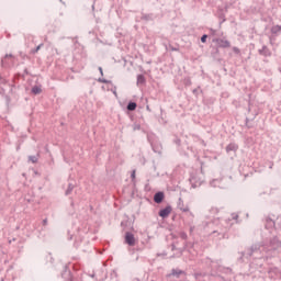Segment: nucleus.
<instances>
[{
    "label": "nucleus",
    "instance_id": "1",
    "mask_svg": "<svg viewBox=\"0 0 281 281\" xmlns=\"http://www.w3.org/2000/svg\"><path fill=\"white\" fill-rule=\"evenodd\" d=\"M213 43H216L217 47H221L222 49H227L228 47H232V43L223 38H213Z\"/></svg>",
    "mask_w": 281,
    "mask_h": 281
},
{
    "label": "nucleus",
    "instance_id": "2",
    "mask_svg": "<svg viewBox=\"0 0 281 281\" xmlns=\"http://www.w3.org/2000/svg\"><path fill=\"white\" fill-rule=\"evenodd\" d=\"M124 243L128 245V247H135V235L131 232H126Z\"/></svg>",
    "mask_w": 281,
    "mask_h": 281
},
{
    "label": "nucleus",
    "instance_id": "3",
    "mask_svg": "<svg viewBox=\"0 0 281 281\" xmlns=\"http://www.w3.org/2000/svg\"><path fill=\"white\" fill-rule=\"evenodd\" d=\"M189 181L192 188H199V186L203 183V181L201 180V178H199V176H196V173H192L191 177L189 178Z\"/></svg>",
    "mask_w": 281,
    "mask_h": 281
},
{
    "label": "nucleus",
    "instance_id": "4",
    "mask_svg": "<svg viewBox=\"0 0 281 281\" xmlns=\"http://www.w3.org/2000/svg\"><path fill=\"white\" fill-rule=\"evenodd\" d=\"M171 213H172V206L167 205L165 209H161L158 212V216H160V218H168V216H170Z\"/></svg>",
    "mask_w": 281,
    "mask_h": 281
},
{
    "label": "nucleus",
    "instance_id": "5",
    "mask_svg": "<svg viewBox=\"0 0 281 281\" xmlns=\"http://www.w3.org/2000/svg\"><path fill=\"white\" fill-rule=\"evenodd\" d=\"M164 199H166V194L162 191H158L154 194V203L158 205L164 203Z\"/></svg>",
    "mask_w": 281,
    "mask_h": 281
},
{
    "label": "nucleus",
    "instance_id": "6",
    "mask_svg": "<svg viewBox=\"0 0 281 281\" xmlns=\"http://www.w3.org/2000/svg\"><path fill=\"white\" fill-rule=\"evenodd\" d=\"M258 54L260 56H265V58H269L272 55L271 50L269 49V47H267V45H263L260 49H258Z\"/></svg>",
    "mask_w": 281,
    "mask_h": 281
},
{
    "label": "nucleus",
    "instance_id": "7",
    "mask_svg": "<svg viewBox=\"0 0 281 281\" xmlns=\"http://www.w3.org/2000/svg\"><path fill=\"white\" fill-rule=\"evenodd\" d=\"M178 207L181 210V212H188L189 216L194 218V213L190 212V207H183V200L181 198L179 199Z\"/></svg>",
    "mask_w": 281,
    "mask_h": 281
},
{
    "label": "nucleus",
    "instance_id": "8",
    "mask_svg": "<svg viewBox=\"0 0 281 281\" xmlns=\"http://www.w3.org/2000/svg\"><path fill=\"white\" fill-rule=\"evenodd\" d=\"M61 278H64L65 281H76L74 279V276L71 274V271L67 270V266H65V270L61 273Z\"/></svg>",
    "mask_w": 281,
    "mask_h": 281
},
{
    "label": "nucleus",
    "instance_id": "9",
    "mask_svg": "<svg viewBox=\"0 0 281 281\" xmlns=\"http://www.w3.org/2000/svg\"><path fill=\"white\" fill-rule=\"evenodd\" d=\"M270 32H271V36H280V33H281V25L280 24H277V25H273L271 29H270Z\"/></svg>",
    "mask_w": 281,
    "mask_h": 281
},
{
    "label": "nucleus",
    "instance_id": "10",
    "mask_svg": "<svg viewBox=\"0 0 281 281\" xmlns=\"http://www.w3.org/2000/svg\"><path fill=\"white\" fill-rule=\"evenodd\" d=\"M212 234H216V236H218V239H223V238H229V235L227 234V229L225 231H213Z\"/></svg>",
    "mask_w": 281,
    "mask_h": 281
},
{
    "label": "nucleus",
    "instance_id": "11",
    "mask_svg": "<svg viewBox=\"0 0 281 281\" xmlns=\"http://www.w3.org/2000/svg\"><path fill=\"white\" fill-rule=\"evenodd\" d=\"M217 18L220 19V25H223L227 19L225 18V11L223 9H218Z\"/></svg>",
    "mask_w": 281,
    "mask_h": 281
},
{
    "label": "nucleus",
    "instance_id": "12",
    "mask_svg": "<svg viewBox=\"0 0 281 281\" xmlns=\"http://www.w3.org/2000/svg\"><path fill=\"white\" fill-rule=\"evenodd\" d=\"M238 150V144L231 143L226 146V153H236Z\"/></svg>",
    "mask_w": 281,
    "mask_h": 281
},
{
    "label": "nucleus",
    "instance_id": "13",
    "mask_svg": "<svg viewBox=\"0 0 281 281\" xmlns=\"http://www.w3.org/2000/svg\"><path fill=\"white\" fill-rule=\"evenodd\" d=\"M266 227L267 229L276 227V221H273V218H271L270 216L266 217Z\"/></svg>",
    "mask_w": 281,
    "mask_h": 281
},
{
    "label": "nucleus",
    "instance_id": "14",
    "mask_svg": "<svg viewBox=\"0 0 281 281\" xmlns=\"http://www.w3.org/2000/svg\"><path fill=\"white\" fill-rule=\"evenodd\" d=\"M31 93H33V95H41V93H43V88H41V86H33Z\"/></svg>",
    "mask_w": 281,
    "mask_h": 281
},
{
    "label": "nucleus",
    "instance_id": "15",
    "mask_svg": "<svg viewBox=\"0 0 281 281\" xmlns=\"http://www.w3.org/2000/svg\"><path fill=\"white\" fill-rule=\"evenodd\" d=\"M153 151L161 155V144L160 143H151Z\"/></svg>",
    "mask_w": 281,
    "mask_h": 281
},
{
    "label": "nucleus",
    "instance_id": "16",
    "mask_svg": "<svg viewBox=\"0 0 281 281\" xmlns=\"http://www.w3.org/2000/svg\"><path fill=\"white\" fill-rule=\"evenodd\" d=\"M183 274H186V271H183V270H180V269L171 270V276H173L175 278H180Z\"/></svg>",
    "mask_w": 281,
    "mask_h": 281
},
{
    "label": "nucleus",
    "instance_id": "17",
    "mask_svg": "<svg viewBox=\"0 0 281 281\" xmlns=\"http://www.w3.org/2000/svg\"><path fill=\"white\" fill-rule=\"evenodd\" d=\"M140 20L142 21H154V14L153 13H142Z\"/></svg>",
    "mask_w": 281,
    "mask_h": 281
},
{
    "label": "nucleus",
    "instance_id": "18",
    "mask_svg": "<svg viewBox=\"0 0 281 281\" xmlns=\"http://www.w3.org/2000/svg\"><path fill=\"white\" fill-rule=\"evenodd\" d=\"M127 111H135L137 109V103L135 101H130L126 106Z\"/></svg>",
    "mask_w": 281,
    "mask_h": 281
},
{
    "label": "nucleus",
    "instance_id": "19",
    "mask_svg": "<svg viewBox=\"0 0 281 281\" xmlns=\"http://www.w3.org/2000/svg\"><path fill=\"white\" fill-rule=\"evenodd\" d=\"M74 188H76V184H74V183H68V188H67V190L65 191V195H66V196H69V194H71V192H74Z\"/></svg>",
    "mask_w": 281,
    "mask_h": 281
},
{
    "label": "nucleus",
    "instance_id": "20",
    "mask_svg": "<svg viewBox=\"0 0 281 281\" xmlns=\"http://www.w3.org/2000/svg\"><path fill=\"white\" fill-rule=\"evenodd\" d=\"M243 258H251L254 256V248H249L246 252L241 254Z\"/></svg>",
    "mask_w": 281,
    "mask_h": 281
},
{
    "label": "nucleus",
    "instance_id": "21",
    "mask_svg": "<svg viewBox=\"0 0 281 281\" xmlns=\"http://www.w3.org/2000/svg\"><path fill=\"white\" fill-rule=\"evenodd\" d=\"M137 85H146V77L144 75L137 76Z\"/></svg>",
    "mask_w": 281,
    "mask_h": 281
},
{
    "label": "nucleus",
    "instance_id": "22",
    "mask_svg": "<svg viewBox=\"0 0 281 281\" xmlns=\"http://www.w3.org/2000/svg\"><path fill=\"white\" fill-rule=\"evenodd\" d=\"M29 161H31V164H38V157H36V156H29Z\"/></svg>",
    "mask_w": 281,
    "mask_h": 281
},
{
    "label": "nucleus",
    "instance_id": "23",
    "mask_svg": "<svg viewBox=\"0 0 281 281\" xmlns=\"http://www.w3.org/2000/svg\"><path fill=\"white\" fill-rule=\"evenodd\" d=\"M41 47H43V44H40L36 48L31 49V54H38V52L41 50Z\"/></svg>",
    "mask_w": 281,
    "mask_h": 281
},
{
    "label": "nucleus",
    "instance_id": "24",
    "mask_svg": "<svg viewBox=\"0 0 281 281\" xmlns=\"http://www.w3.org/2000/svg\"><path fill=\"white\" fill-rule=\"evenodd\" d=\"M179 236H180V238H181L182 240H188V233H186V232H180V233H179Z\"/></svg>",
    "mask_w": 281,
    "mask_h": 281
},
{
    "label": "nucleus",
    "instance_id": "25",
    "mask_svg": "<svg viewBox=\"0 0 281 281\" xmlns=\"http://www.w3.org/2000/svg\"><path fill=\"white\" fill-rule=\"evenodd\" d=\"M98 82H102V85H111V81L104 78H99Z\"/></svg>",
    "mask_w": 281,
    "mask_h": 281
},
{
    "label": "nucleus",
    "instance_id": "26",
    "mask_svg": "<svg viewBox=\"0 0 281 281\" xmlns=\"http://www.w3.org/2000/svg\"><path fill=\"white\" fill-rule=\"evenodd\" d=\"M173 144H176V146H181V138L177 137L173 139Z\"/></svg>",
    "mask_w": 281,
    "mask_h": 281
},
{
    "label": "nucleus",
    "instance_id": "27",
    "mask_svg": "<svg viewBox=\"0 0 281 281\" xmlns=\"http://www.w3.org/2000/svg\"><path fill=\"white\" fill-rule=\"evenodd\" d=\"M276 38H278L276 35H271L269 37V41H270V45H273L276 43Z\"/></svg>",
    "mask_w": 281,
    "mask_h": 281
},
{
    "label": "nucleus",
    "instance_id": "28",
    "mask_svg": "<svg viewBox=\"0 0 281 281\" xmlns=\"http://www.w3.org/2000/svg\"><path fill=\"white\" fill-rule=\"evenodd\" d=\"M212 56L214 57V58H216V56H218V47L217 48H213V50H212Z\"/></svg>",
    "mask_w": 281,
    "mask_h": 281
},
{
    "label": "nucleus",
    "instance_id": "29",
    "mask_svg": "<svg viewBox=\"0 0 281 281\" xmlns=\"http://www.w3.org/2000/svg\"><path fill=\"white\" fill-rule=\"evenodd\" d=\"M245 126H246L247 128H254L252 125H249V117H246V119H245Z\"/></svg>",
    "mask_w": 281,
    "mask_h": 281
},
{
    "label": "nucleus",
    "instance_id": "30",
    "mask_svg": "<svg viewBox=\"0 0 281 281\" xmlns=\"http://www.w3.org/2000/svg\"><path fill=\"white\" fill-rule=\"evenodd\" d=\"M142 130V125H139V124H137V123H135L134 125H133V131H140Z\"/></svg>",
    "mask_w": 281,
    "mask_h": 281
},
{
    "label": "nucleus",
    "instance_id": "31",
    "mask_svg": "<svg viewBox=\"0 0 281 281\" xmlns=\"http://www.w3.org/2000/svg\"><path fill=\"white\" fill-rule=\"evenodd\" d=\"M201 43H207V34L201 36Z\"/></svg>",
    "mask_w": 281,
    "mask_h": 281
},
{
    "label": "nucleus",
    "instance_id": "32",
    "mask_svg": "<svg viewBox=\"0 0 281 281\" xmlns=\"http://www.w3.org/2000/svg\"><path fill=\"white\" fill-rule=\"evenodd\" d=\"M192 93H193V95H194L195 98H199V89H198V88L193 89V90H192Z\"/></svg>",
    "mask_w": 281,
    "mask_h": 281
},
{
    "label": "nucleus",
    "instance_id": "33",
    "mask_svg": "<svg viewBox=\"0 0 281 281\" xmlns=\"http://www.w3.org/2000/svg\"><path fill=\"white\" fill-rule=\"evenodd\" d=\"M169 49H170L171 52H179V47H175V46H172V45H169Z\"/></svg>",
    "mask_w": 281,
    "mask_h": 281
},
{
    "label": "nucleus",
    "instance_id": "34",
    "mask_svg": "<svg viewBox=\"0 0 281 281\" xmlns=\"http://www.w3.org/2000/svg\"><path fill=\"white\" fill-rule=\"evenodd\" d=\"M233 221H238V213H232Z\"/></svg>",
    "mask_w": 281,
    "mask_h": 281
},
{
    "label": "nucleus",
    "instance_id": "35",
    "mask_svg": "<svg viewBox=\"0 0 281 281\" xmlns=\"http://www.w3.org/2000/svg\"><path fill=\"white\" fill-rule=\"evenodd\" d=\"M233 52H234V54H240V48H238V47H233Z\"/></svg>",
    "mask_w": 281,
    "mask_h": 281
},
{
    "label": "nucleus",
    "instance_id": "36",
    "mask_svg": "<svg viewBox=\"0 0 281 281\" xmlns=\"http://www.w3.org/2000/svg\"><path fill=\"white\" fill-rule=\"evenodd\" d=\"M126 225H128V221H122L121 222V227L125 228Z\"/></svg>",
    "mask_w": 281,
    "mask_h": 281
},
{
    "label": "nucleus",
    "instance_id": "37",
    "mask_svg": "<svg viewBox=\"0 0 281 281\" xmlns=\"http://www.w3.org/2000/svg\"><path fill=\"white\" fill-rule=\"evenodd\" d=\"M22 76H23V78H25V76H30V70H27V68H25L24 74Z\"/></svg>",
    "mask_w": 281,
    "mask_h": 281
},
{
    "label": "nucleus",
    "instance_id": "38",
    "mask_svg": "<svg viewBox=\"0 0 281 281\" xmlns=\"http://www.w3.org/2000/svg\"><path fill=\"white\" fill-rule=\"evenodd\" d=\"M210 34H211L212 36H215V35H216V30L210 29Z\"/></svg>",
    "mask_w": 281,
    "mask_h": 281
},
{
    "label": "nucleus",
    "instance_id": "39",
    "mask_svg": "<svg viewBox=\"0 0 281 281\" xmlns=\"http://www.w3.org/2000/svg\"><path fill=\"white\" fill-rule=\"evenodd\" d=\"M131 179H132V181H135V170L132 171Z\"/></svg>",
    "mask_w": 281,
    "mask_h": 281
},
{
    "label": "nucleus",
    "instance_id": "40",
    "mask_svg": "<svg viewBox=\"0 0 281 281\" xmlns=\"http://www.w3.org/2000/svg\"><path fill=\"white\" fill-rule=\"evenodd\" d=\"M99 72L101 74V76H104V70H102V67H99Z\"/></svg>",
    "mask_w": 281,
    "mask_h": 281
},
{
    "label": "nucleus",
    "instance_id": "41",
    "mask_svg": "<svg viewBox=\"0 0 281 281\" xmlns=\"http://www.w3.org/2000/svg\"><path fill=\"white\" fill-rule=\"evenodd\" d=\"M14 56L12 54H7L5 58H13Z\"/></svg>",
    "mask_w": 281,
    "mask_h": 281
},
{
    "label": "nucleus",
    "instance_id": "42",
    "mask_svg": "<svg viewBox=\"0 0 281 281\" xmlns=\"http://www.w3.org/2000/svg\"><path fill=\"white\" fill-rule=\"evenodd\" d=\"M186 85H187V86H188V85H192V80L187 79Z\"/></svg>",
    "mask_w": 281,
    "mask_h": 281
},
{
    "label": "nucleus",
    "instance_id": "43",
    "mask_svg": "<svg viewBox=\"0 0 281 281\" xmlns=\"http://www.w3.org/2000/svg\"><path fill=\"white\" fill-rule=\"evenodd\" d=\"M42 225H47V218H44L43 222H42Z\"/></svg>",
    "mask_w": 281,
    "mask_h": 281
},
{
    "label": "nucleus",
    "instance_id": "44",
    "mask_svg": "<svg viewBox=\"0 0 281 281\" xmlns=\"http://www.w3.org/2000/svg\"><path fill=\"white\" fill-rule=\"evenodd\" d=\"M14 240H16V238H12L9 240V245H12V243H14Z\"/></svg>",
    "mask_w": 281,
    "mask_h": 281
},
{
    "label": "nucleus",
    "instance_id": "45",
    "mask_svg": "<svg viewBox=\"0 0 281 281\" xmlns=\"http://www.w3.org/2000/svg\"><path fill=\"white\" fill-rule=\"evenodd\" d=\"M202 146H207V144L205 143V140H201Z\"/></svg>",
    "mask_w": 281,
    "mask_h": 281
},
{
    "label": "nucleus",
    "instance_id": "46",
    "mask_svg": "<svg viewBox=\"0 0 281 281\" xmlns=\"http://www.w3.org/2000/svg\"><path fill=\"white\" fill-rule=\"evenodd\" d=\"M227 273H232V268H226Z\"/></svg>",
    "mask_w": 281,
    "mask_h": 281
},
{
    "label": "nucleus",
    "instance_id": "47",
    "mask_svg": "<svg viewBox=\"0 0 281 281\" xmlns=\"http://www.w3.org/2000/svg\"><path fill=\"white\" fill-rule=\"evenodd\" d=\"M146 111H149L150 113V105H146Z\"/></svg>",
    "mask_w": 281,
    "mask_h": 281
},
{
    "label": "nucleus",
    "instance_id": "48",
    "mask_svg": "<svg viewBox=\"0 0 281 281\" xmlns=\"http://www.w3.org/2000/svg\"><path fill=\"white\" fill-rule=\"evenodd\" d=\"M171 249H172V251H175V249H177V246L172 245Z\"/></svg>",
    "mask_w": 281,
    "mask_h": 281
},
{
    "label": "nucleus",
    "instance_id": "49",
    "mask_svg": "<svg viewBox=\"0 0 281 281\" xmlns=\"http://www.w3.org/2000/svg\"><path fill=\"white\" fill-rule=\"evenodd\" d=\"M91 8H92V10H95V3H93Z\"/></svg>",
    "mask_w": 281,
    "mask_h": 281
},
{
    "label": "nucleus",
    "instance_id": "50",
    "mask_svg": "<svg viewBox=\"0 0 281 281\" xmlns=\"http://www.w3.org/2000/svg\"><path fill=\"white\" fill-rule=\"evenodd\" d=\"M212 212H218V209H212Z\"/></svg>",
    "mask_w": 281,
    "mask_h": 281
},
{
    "label": "nucleus",
    "instance_id": "51",
    "mask_svg": "<svg viewBox=\"0 0 281 281\" xmlns=\"http://www.w3.org/2000/svg\"><path fill=\"white\" fill-rule=\"evenodd\" d=\"M68 240H74V236L68 237Z\"/></svg>",
    "mask_w": 281,
    "mask_h": 281
},
{
    "label": "nucleus",
    "instance_id": "52",
    "mask_svg": "<svg viewBox=\"0 0 281 281\" xmlns=\"http://www.w3.org/2000/svg\"><path fill=\"white\" fill-rule=\"evenodd\" d=\"M113 273H115V276H117V272H115V270H113Z\"/></svg>",
    "mask_w": 281,
    "mask_h": 281
},
{
    "label": "nucleus",
    "instance_id": "53",
    "mask_svg": "<svg viewBox=\"0 0 281 281\" xmlns=\"http://www.w3.org/2000/svg\"><path fill=\"white\" fill-rule=\"evenodd\" d=\"M190 232H193V227L190 228Z\"/></svg>",
    "mask_w": 281,
    "mask_h": 281
},
{
    "label": "nucleus",
    "instance_id": "54",
    "mask_svg": "<svg viewBox=\"0 0 281 281\" xmlns=\"http://www.w3.org/2000/svg\"><path fill=\"white\" fill-rule=\"evenodd\" d=\"M162 256H167V254H166V252H164V254H162Z\"/></svg>",
    "mask_w": 281,
    "mask_h": 281
}]
</instances>
